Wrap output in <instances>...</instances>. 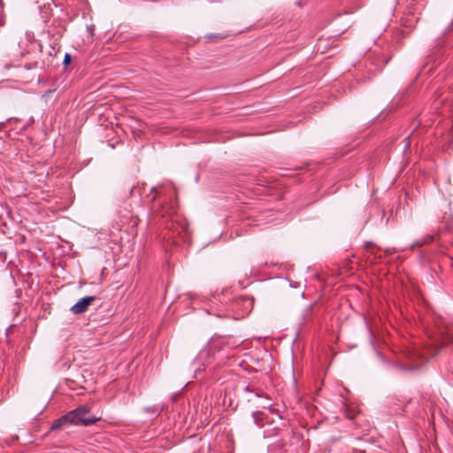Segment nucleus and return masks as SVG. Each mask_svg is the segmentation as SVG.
Segmentation results:
<instances>
[{
  "label": "nucleus",
  "instance_id": "1",
  "mask_svg": "<svg viewBox=\"0 0 453 453\" xmlns=\"http://www.w3.org/2000/svg\"><path fill=\"white\" fill-rule=\"evenodd\" d=\"M100 419V418H96L90 413V409L87 405H82L67 412L65 415L56 420L52 424L51 429H58L65 424H71L74 426L82 425L88 426L99 421Z\"/></svg>",
  "mask_w": 453,
  "mask_h": 453
},
{
  "label": "nucleus",
  "instance_id": "2",
  "mask_svg": "<svg viewBox=\"0 0 453 453\" xmlns=\"http://www.w3.org/2000/svg\"><path fill=\"white\" fill-rule=\"evenodd\" d=\"M226 310L233 312L235 318L244 317L253 308V299L249 296H238L226 304Z\"/></svg>",
  "mask_w": 453,
  "mask_h": 453
},
{
  "label": "nucleus",
  "instance_id": "3",
  "mask_svg": "<svg viewBox=\"0 0 453 453\" xmlns=\"http://www.w3.org/2000/svg\"><path fill=\"white\" fill-rule=\"evenodd\" d=\"M169 230L173 234L178 235L180 240L184 242H189L191 240V232L189 230L188 224L183 219H175L171 221V225L168 226Z\"/></svg>",
  "mask_w": 453,
  "mask_h": 453
},
{
  "label": "nucleus",
  "instance_id": "4",
  "mask_svg": "<svg viewBox=\"0 0 453 453\" xmlns=\"http://www.w3.org/2000/svg\"><path fill=\"white\" fill-rule=\"evenodd\" d=\"M153 211L161 217H173L177 212V205L174 202L158 204V206L155 203L153 205Z\"/></svg>",
  "mask_w": 453,
  "mask_h": 453
},
{
  "label": "nucleus",
  "instance_id": "5",
  "mask_svg": "<svg viewBox=\"0 0 453 453\" xmlns=\"http://www.w3.org/2000/svg\"><path fill=\"white\" fill-rule=\"evenodd\" d=\"M95 300V296H85L80 299L70 310L73 314H82Z\"/></svg>",
  "mask_w": 453,
  "mask_h": 453
},
{
  "label": "nucleus",
  "instance_id": "6",
  "mask_svg": "<svg viewBox=\"0 0 453 453\" xmlns=\"http://www.w3.org/2000/svg\"><path fill=\"white\" fill-rule=\"evenodd\" d=\"M254 423L258 426H264L265 424H269L268 417L263 411H254L252 413Z\"/></svg>",
  "mask_w": 453,
  "mask_h": 453
},
{
  "label": "nucleus",
  "instance_id": "7",
  "mask_svg": "<svg viewBox=\"0 0 453 453\" xmlns=\"http://www.w3.org/2000/svg\"><path fill=\"white\" fill-rule=\"evenodd\" d=\"M433 239H434V236H433V235L427 234V235H426L422 240L416 241V242H414V244L412 245L411 249H412L414 246H423L424 244L428 243V242H430L431 241H433Z\"/></svg>",
  "mask_w": 453,
  "mask_h": 453
},
{
  "label": "nucleus",
  "instance_id": "8",
  "mask_svg": "<svg viewBox=\"0 0 453 453\" xmlns=\"http://www.w3.org/2000/svg\"><path fill=\"white\" fill-rule=\"evenodd\" d=\"M244 390H245L246 392H250V393H253V392H254V393H255V395H256V396H257V397H263V396H265V397H266V398L268 399V396H267L265 394H264L261 390H257V391H255V390H254L250 386H247V387L244 388Z\"/></svg>",
  "mask_w": 453,
  "mask_h": 453
},
{
  "label": "nucleus",
  "instance_id": "9",
  "mask_svg": "<svg viewBox=\"0 0 453 453\" xmlns=\"http://www.w3.org/2000/svg\"><path fill=\"white\" fill-rule=\"evenodd\" d=\"M269 411L271 413H273V414H275L280 419H282V416L280 414V411L278 409H276V408H274L273 406H269Z\"/></svg>",
  "mask_w": 453,
  "mask_h": 453
},
{
  "label": "nucleus",
  "instance_id": "10",
  "mask_svg": "<svg viewBox=\"0 0 453 453\" xmlns=\"http://www.w3.org/2000/svg\"><path fill=\"white\" fill-rule=\"evenodd\" d=\"M71 60H72L71 55L69 53H66L65 55L63 63L65 65H68L70 64Z\"/></svg>",
  "mask_w": 453,
  "mask_h": 453
},
{
  "label": "nucleus",
  "instance_id": "11",
  "mask_svg": "<svg viewBox=\"0 0 453 453\" xmlns=\"http://www.w3.org/2000/svg\"><path fill=\"white\" fill-rule=\"evenodd\" d=\"M364 247L366 250L372 252V247H373L372 242H365Z\"/></svg>",
  "mask_w": 453,
  "mask_h": 453
},
{
  "label": "nucleus",
  "instance_id": "12",
  "mask_svg": "<svg viewBox=\"0 0 453 453\" xmlns=\"http://www.w3.org/2000/svg\"><path fill=\"white\" fill-rule=\"evenodd\" d=\"M37 66V63H32V64H27L25 65V68L27 69H32Z\"/></svg>",
  "mask_w": 453,
  "mask_h": 453
},
{
  "label": "nucleus",
  "instance_id": "13",
  "mask_svg": "<svg viewBox=\"0 0 453 453\" xmlns=\"http://www.w3.org/2000/svg\"><path fill=\"white\" fill-rule=\"evenodd\" d=\"M273 434H278V432H279V428H278V427H276V426H275V427H273Z\"/></svg>",
  "mask_w": 453,
  "mask_h": 453
},
{
  "label": "nucleus",
  "instance_id": "14",
  "mask_svg": "<svg viewBox=\"0 0 453 453\" xmlns=\"http://www.w3.org/2000/svg\"><path fill=\"white\" fill-rule=\"evenodd\" d=\"M153 191H155V192H156V191H157V188H152V192H153Z\"/></svg>",
  "mask_w": 453,
  "mask_h": 453
},
{
  "label": "nucleus",
  "instance_id": "15",
  "mask_svg": "<svg viewBox=\"0 0 453 453\" xmlns=\"http://www.w3.org/2000/svg\"><path fill=\"white\" fill-rule=\"evenodd\" d=\"M3 125V123H0V130L2 129Z\"/></svg>",
  "mask_w": 453,
  "mask_h": 453
},
{
  "label": "nucleus",
  "instance_id": "16",
  "mask_svg": "<svg viewBox=\"0 0 453 453\" xmlns=\"http://www.w3.org/2000/svg\"><path fill=\"white\" fill-rule=\"evenodd\" d=\"M157 195H155V196H153V200H155V199L157 198Z\"/></svg>",
  "mask_w": 453,
  "mask_h": 453
}]
</instances>
